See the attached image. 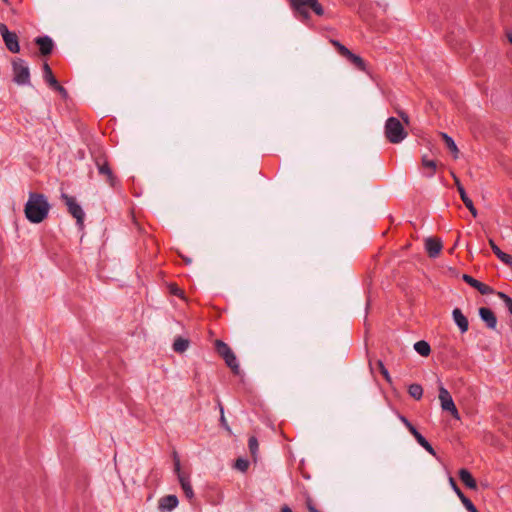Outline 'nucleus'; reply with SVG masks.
Wrapping results in <instances>:
<instances>
[{
  "label": "nucleus",
  "instance_id": "26",
  "mask_svg": "<svg viewBox=\"0 0 512 512\" xmlns=\"http://www.w3.org/2000/svg\"><path fill=\"white\" fill-rule=\"evenodd\" d=\"M408 393L415 400H420L423 396V388L420 384L414 383L408 387Z\"/></svg>",
  "mask_w": 512,
  "mask_h": 512
},
{
  "label": "nucleus",
  "instance_id": "42",
  "mask_svg": "<svg viewBox=\"0 0 512 512\" xmlns=\"http://www.w3.org/2000/svg\"><path fill=\"white\" fill-rule=\"evenodd\" d=\"M414 438L420 446H422L427 441L421 433H418Z\"/></svg>",
  "mask_w": 512,
  "mask_h": 512
},
{
  "label": "nucleus",
  "instance_id": "29",
  "mask_svg": "<svg viewBox=\"0 0 512 512\" xmlns=\"http://www.w3.org/2000/svg\"><path fill=\"white\" fill-rule=\"evenodd\" d=\"M248 467H249V461L244 458H238L235 461L234 468L241 472H246Z\"/></svg>",
  "mask_w": 512,
  "mask_h": 512
},
{
  "label": "nucleus",
  "instance_id": "47",
  "mask_svg": "<svg viewBox=\"0 0 512 512\" xmlns=\"http://www.w3.org/2000/svg\"><path fill=\"white\" fill-rule=\"evenodd\" d=\"M5 3H8V0H3Z\"/></svg>",
  "mask_w": 512,
  "mask_h": 512
},
{
  "label": "nucleus",
  "instance_id": "17",
  "mask_svg": "<svg viewBox=\"0 0 512 512\" xmlns=\"http://www.w3.org/2000/svg\"><path fill=\"white\" fill-rule=\"evenodd\" d=\"M458 476L467 488L473 490L477 489V482L468 469L461 468L458 472Z\"/></svg>",
  "mask_w": 512,
  "mask_h": 512
},
{
  "label": "nucleus",
  "instance_id": "4",
  "mask_svg": "<svg viewBox=\"0 0 512 512\" xmlns=\"http://www.w3.org/2000/svg\"><path fill=\"white\" fill-rule=\"evenodd\" d=\"M13 82L17 85H30V69L25 60L22 58H14L11 61Z\"/></svg>",
  "mask_w": 512,
  "mask_h": 512
},
{
  "label": "nucleus",
  "instance_id": "14",
  "mask_svg": "<svg viewBox=\"0 0 512 512\" xmlns=\"http://www.w3.org/2000/svg\"><path fill=\"white\" fill-rule=\"evenodd\" d=\"M178 503L176 495H166L159 499L158 509L160 512H170L178 506Z\"/></svg>",
  "mask_w": 512,
  "mask_h": 512
},
{
  "label": "nucleus",
  "instance_id": "15",
  "mask_svg": "<svg viewBox=\"0 0 512 512\" xmlns=\"http://www.w3.org/2000/svg\"><path fill=\"white\" fill-rule=\"evenodd\" d=\"M479 316L489 329H495L497 325V317L494 312L487 307L479 308Z\"/></svg>",
  "mask_w": 512,
  "mask_h": 512
},
{
  "label": "nucleus",
  "instance_id": "2",
  "mask_svg": "<svg viewBox=\"0 0 512 512\" xmlns=\"http://www.w3.org/2000/svg\"><path fill=\"white\" fill-rule=\"evenodd\" d=\"M292 9L295 14L300 17L302 21L310 19L309 9H311L316 15L322 16L324 9L318 0H289Z\"/></svg>",
  "mask_w": 512,
  "mask_h": 512
},
{
  "label": "nucleus",
  "instance_id": "45",
  "mask_svg": "<svg viewBox=\"0 0 512 512\" xmlns=\"http://www.w3.org/2000/svg\"><path fill=\"white\" fill-rule=\"evenodd\" d=\"M281 512H292V510H291L287 505H284V506L281 508Z\"/></svg>",
  "mask_w": 512,
  "mask_h": 512
},
{
  "label": "nucleus",
  "instance_id": "20",
  "mask_svg": "<svg viewBox=\"0 0 512 512\" xmlns=\"http://www.w3.org/2000/svg\"><path fill=\"white\" fill-rule=\"evenodd\" d=\"M421 162H422V166L425 169H428L426 176L429 178L433 177L436 172V168H437L436 162L434 160L428 159L427 156H425V155L422 157Z\"/></svg>",
  "mask_w": 512,
  "mask_h": 512
},
{
  "label": "nucleus",
  "instance_id": "34",
  "mask_svg": "<svg viewBox=\"0 0 512 512\" xmlns=\"http://www.w3.org/2000/svg\"><path fill=\"white\" fill-rule=\"evenodd\" d=\"M462 504L464 505V507L469 511V512H479L477 510V508L475 507V505L472 503V501L469 499V498H465L463 499V501H461Z\"/></svg>",
  "mask_w": 512,
  "mask_h": 512
},
{
  "label": "nucleus",
  "instance_id": "33",
  "mask_svg": "<svg viewBox=\"0 0 512 512\" xmlns=\"http://www.w3.org/2000/svg\"><path fill=\"white\" fill-rule=\"evenodd\" d=\"M51 88L57 91L63 99H66L68 97L67 90L59 82L51 86Z\"/></svg>",
  "mask_w": 512,
  "mask_h": 512
},
{
  "label": "nucleus",
  "instance_id": "41",
  "mask_svg": "<svg viewBox=\"0 0 512 512\" xmlns=\"http://www.w3.org/2000/svg\"><path fill=\"white\" fill-rule=\"evenodd\" d=\"M220 410H221L220 422H221L222 426H223L226 430L230 431V427L228 426L227 421H226V419H225V417H224L223 407H221V408H220Z\"/></svg>",
  "mask_w": 512,
  "mask_h": 512
},
{
  "label": "nucleus",
  "instance_id": "12",
  "mask_svg": "<svg viewBox=\"0 0 512 512\" xmlns=\"http://www.w3.org/2000/svg\"><path fill=\"white\" fill-rule=\"evenodd\" d=\"M442 248H443V244H442V241L440 238H437V237L426 238L425 249L430 258L438 257Z\"/></svg>",
  "mask_w": 512,
  "mask_h": 512
},
{
  "label": "nucleus",
  "instance_id": "36",
  "mask_svg": "<svg viewBox=\"0 0 512 512\" xmlns=\"http://www.w3.org/2000/svg\"><path fill=\"white\" fill-rule=\"evenodd\" d=\"M170 292L173 295H176V296H179V297H181L182 294H183V291L177 285H175V284L170 285Z\"/></svg>",
  "mask_w": 512,
  "mask_h": 512
},
{
  "label": "nucleus",
  "instance_id": "44",
  "mask_svg": "<svg viewBox=\"0 0 512 512\" xmlns=\"http://www.w3.org/2000/svg\"><path fill=\"white\" fill-rule=\"evenodd\" d=\"M409 432L415 437L419 431L416 429V427L412 424L410 428H408Z\"/></svg>",
  "mask_w": 512,
  "mask_h": 512
},
{
  "label": "nucleus",
  "instance_id": "10",
  "mask_svg": "<svg viewBox=\"0 0 512 512\" xmlns=\"http://www.w3.org/2000/svg\"><path fill=\"white\" fill-rule=\"evenodd\" d=\"M95 164L98 169L99 175L105 176L107 183L111 187H115L117 183V178L114 175L107 159L103 156H99L95 159Z\"/></svg>",
  "mask_w": 512,
  "mask_h": 512
},
{
  "label": "nucleus",
  "instance_id": "21",
  "mask_svg": "<svg viewBox=\"0 0 512 512\" xmlns=\"http://www.w3.org/2000/svg\"><path fill=\"white\" fill-rule=\"evenodd\" d=\"M460 197H461V200L463 201L464 205L466 206V208L470 211V213L472 214V216L474 218L477 217L478 215V212H477V209L475 208L474 204H473V201L468 197L467 193L465 190H462L461 193H460Z\"/></svg>",
  "mask_w": 512,
  "mask_h": 512
},
{
  "label": "nucleus",
  "instance_id": "5",
  "mask_svg": "<svg viewBox=\"0 0 512 512\" xmlns=\"http://www.w3.org/2000/svg\"><path fill=\"white\" fill-rule=\"evenodd\" d=\"M215 350L223 358L226 365L231 369V371L238 375L240 373V367L237 361V358L232 351V349L223 342L222 340H216L215 341Z\"/></svg>",
  "mask_w": 512,
  "mask_h": 512
},
{
  "label": "nucleus",
  "instance_id": "16",
  "mask_svg": "<svg viewBox=\"0 0 512 512\" xmlns=\"http://www.w3.org/2000/svg\"><path fill=\"white\" fill-rule=\"evenodd\" d=\"M452 317L461 333H465L469 328V322L467 317L462 313V311L459 308H455L452 311Z\"/></svg>",
  "mask_w": 512,
  "mask_h": 512
},
{
  "label": "nucleus",
  "instance_id": "40",
  "mask_svg": "<svg viewBox=\"0 0 512 512\" xmlns=\"http://www.w3.org/2000/svg\"><path fill=\"white\" fill-rule=\"evenodd\" d=\"M489 245L495 255H498L501 252V249L496 245L493 239H489Z\"/></svg>",
  "mask_w": 512,
  "mask_h": 512
},
{
  "label": "nucleus",
  "instance_id": "8",
  "mask_svg": "<svg viewBox=\"0 0 512 512\" xmlns=\"http://www.w3.org/2000/svg\"><path fill=\"white\" fill-rule=\"evenodd\" d=\"M62 200L65 202L68 212L76 219L78 225H83L85 213L76 199L68 194L62 193Z\"/></svg>",
  "mask_w": 512,
  "mask_h": 512
},
{
  "label": "nucleus",
  "instance_id": "43",
  "mask_svg": "<svg viewBox=\"0 0 512 512\" xmlns=\"http://www.w3.org/2000/svg\"><path fill=\"white\" fill-rule=\"evenodd\" d=\"M400 421L406 426V428H410L412 426V423L403 415H399Z\"/></svg>",
  "mask_w": 512,
  "mask_h": 512
},
{
  "label": "nucleus",
  "instance_id": "9",
  "mask_svg": "<svg viewBox=\"0 0 512 512\" xmlns=\"http://www.w3.org/2000/svg\"><path fill=\"white\" fill-rule=\"evenodd\" d=\"M0 34L3 38L6 48L12 53L20 51L18 36L15 32L9 31L4 23H0Z\"/></svg>",
  "mask_w": 512,
  "mask_h": 512
},
{
  "label": "nucleus",
  "instance_id": "13",
  "mask_svg": "<svg viewBox=\"0 0 512 512\" xmlns=\"http://www.w3.org/2000/svg\"><path fill=\"white\" fill-rule=\"evenodd\" d=\"M35 44L39 47V52L42 56L50 55L54 48V42L49 36L36 37Z\"/></svg>",
  "mask_w": 512,
  "mask_h": 512
},
{
  "label": "nucleus",
  "instance_id": "37",
  "mask_svg": "<svg viewBox=\"0 0 512 512\" xmlns=\"http://www.w3.org/2000/svg\"><path fill=\"white\" fill-rule=\"evenodd\" d=\"M397 113H398L399 117L401 118V120L403 121V123H405L406 125H409V123H410L409 115L404 111H398Z\"/></svg>",
  "mask_w": 512,
  "mask_h": 512
},
{
  "label": "nucleus",
  "instance_id": "39",
  "mask_svg": "<svg viewBox=\"0 0 512 512\" xmlns=\"http://www.w3.org/2000/svg\"><path fill=\"white\" fill-rule=\"evenodd\" d=\"M421 447H423L429 454H431L433 456L436 455L434 448L428 441H426Z\"/></svg>",
  "mask_w": 512,
  "mask_h": 512
},
{
  "label": "nucleus",
  "instance_id": "1",
  "mask_svg": "<svg viewBox=\"0 0 512 512\" xmlns=\"http://www.w3.org/2000/svg\"><path fill=\"white\" fill-rule=\"evenodd\" d=\"M50 204L42 193L30 192L25 204V216L31 223H41L48 216Z\"/></svg>",
  "mask_w": 512,
  "mask_h": 512
},
{
  "label": "nucleus",
  "instance_id": "19",
  "mask_svg": "<svg viewBox=\"0 0 512 512\" xmlns=\"http://www.w3.org/2000/svg\"><path fill=\"white\" fill-rule=\"evenodd\" d=\"M346 59L350 63H352L358 70L366 71V63L360 56L350 52Z\"/></svg>",
  "mask_w": 512,
  "mask_h": 512
},
{
  "label": "nucleus",
  "instance_id": "30",
  "mask_svg": "<svg viewBox=\"0 0 512 512\" xmlns=\"http://www.w3.org/2000/svg\"><path fill=\"white\" fill-rule=\"evenodd\" d=\"M449 484L461 501H463V499L467 498L464 495V493L461 491V489L459 488V486L457 485V483L453 477H449Z\"/></svg>",
  "mask_w": 512,
  "mask_h": 512
},
{
  "label": "nucleus",
  "instance_id": "6",
  "mask_svg": "<svg viewBox=\"0 0 512 512\" xmlns=\"http://www.w3.org/2000/svg\"><path fill=\"white\" fill-rule=\"evenodd\" d=\"M173 460H174V472L177 474V478L181 485V488L185 494V496L191 500L194 497V492L192 485L190 483V478L188 474H185L181 471L180 459L176 451L173 452Z\"/></svg>",
  "mask_w": 512,
  "mask_h": 512
},
{
  "label": "nucleus",
  "instance_id": "25",
  "mask_svg": "<svg viewBox=\"0 0 512 512\" xmlns=\"http://www.w3.org/2000/svg\"><path fill=\"white\" fill-rule=\"evenodd\" d=\"M248 448H249V451H250V454H251L253 460L256 462L257 456H258V450H259V443L255 436L249 437Z\"/></svg>",
  "mask_w": 512,
  "mask_h": 512
},
{
  "label": "nucleus",
  "instance_id": "38",
  "mask_svg": "<svg viewBox=\"0 0 512 512\" xmlns=\"http://www.w3.org/2000/svg\"><path fill=\"white\" fill-rule=\"evenodd\" d=\"M453 179H454V182H455V186L457 187V190L459 192V194L461 193L462 190H465L463 185L461 184L459 178L452 172L451 173Z\"/></svg>",
  "mask_w": 512,
  "mask_h": 512
},
{
  "label": "nucleus",
  "instance_id": "18",
  "mask_svg": "<svg viewBox=\"0 0 512 512\" xmlns=\"http://www.w3.org/2000/svg\"><path fill=\"white\" fill-rule=\"evenodd\" d=\"M43 78L45 82L51 87L54 84H57L58 80L54 76L51 67L47 62L43 64Z\"/></svg>",
  "mask_w": 512,
  "mask_h": 512
},
{
  "label": "nucleus",
  "instance_id": "7",
  "mask_svg": "<svg viewBox=\"0 0 512 512\" xmlns=\"http://www.w3.org/2000/svg\"><path fill=\"white\" fill-rule=\"evenodd\" d=\"M438 397L441 403L442 410L450 412L453 418L460 420V414L452 399V396L450 395L449 391L442 385L439 387Z\"/></svg>",
  "mask_w": 512,
  "mask_h": 512
},
{
  "label": "nucleus",
  "instance_id": "22",
  "mask_svg": "<svg viewBox=\"0 0 512 512\" xmlns=\"http://www.w3.org/2000/svg\"><path fill=\"white\" fill-rule=\"evenodd\" d=\"M415 351L421 356L427 357L431 353V348L428 342L420 340L414 344Z\"/></svg>",
  "mask_w": 512,
  "mask_h": 512
},
{
  "label": "nucleus",
  "instance_id": "46",
  "mask_svg": "<svg viewBox=\"0 0 512 512\" xmlns=\"http://www.w3.org/2000/svg\"><path fill=\"white\" fill-rule=\"evenodd\" d=\"M508 40L512 44V31L508 34Z\"/></svg>",
  "mask_w": 512,
  "mask_h": 512
},
{
  "label": "nucleus",
  "instance_id": "28",
  "mask_svg": "<svg viewBox=\"0 0 512 512\" xmlns=\"http://www.w3.org/2000/svg\"><path fill=\"white\" fill-rule=\"evenodd\" d=\"M496 294L504 302L509 313L512 315V298L504 292H497Z\"/></svg>",
  "mask_w": 512,
  "mask_h": 512
},
{
  "label": "nucleus",
  "instance_id": "31",
  "mask_svg": "<svg viewBox=\"0 0 512 512\" xmlns=\"http://www.w3.org/2000/svg\"><path fill=\"white\" fill-rule=\"evenodd\" d=\"M377 366L379 368V371L380 373L383 375V377L385 378V380L388 382V383H391L392 382V379H391V376L388 372V370L386 369L384 363L382 360H378L377 361Z\"/></svg>",
  "mask_w": 512,
  "mask_h": 512
},
{
  "label": "nucleus",
  "instance_id": "32",
  "mask_svg": "<svg viewBox=\"0 0 512 512\" xmlns=\"http://www.w3.org/2000/svg\"><path fill=\"white\" fill-rule=\"evenodd\" d=\"M500 261H502L505 265L509 266L512 269V256L503 252H501L496 255Z\"/></svg>",
  "mask_w": 512,
  "mask_h": 512
},
{
  "label": "nucleus",
  "instance_id": "3",
  "mask_svg": "<svg viewBox=\"0 0 512 512\" xmlns=\"http://www.w3.org/2000/svg\"><path fill=\"white\" fill-rule=\"evenodd\" d=\"M386 139L392 144H398L407 137L402 122L396 117H389L384 126Z\"/></svg>",
  "mask_w": 512,
  "mask_h": 512
},
{
  "label": "nucleus",
  "instance_id": "27",
  "mask_svg": "<svg viewBox=\"0 0 512 512\" xmlns=\"http://www.w3.org/2000/svg\"><path fill=\"white\" fill-rule=\"evenodd\" d=\"M330 43L336 48L337 52L344 58H347V56L351 52L346 46H344L338 40L331 39Z\"/></svg>",
  "mask_w": 512,
  "mask_h": 512
},
{
  "label": "nucleus",
  "instance_id": "11",
  "mask_svg": "<svg viewBox=\"0 0 512 512\" xmlns=\"http://www.w3.org/2000/svg\"><path fill=\"white\" fill-rule=\"evenodd\" d=\"M462 280L465 283H467L468 285H470L471 287L475 288L482 295H490V294L495 293V291L492 287L480 282L479 280L473 278L472 276H470L468 274H463Z\"/></svg>",
  "mask_w": 512,
  "mask_h": 512
},
{
  "label": "nucleus",
  "instance_id": "35",
  "mask_svg": "<svg viewBox=\"0 0 512 512\" xmlns=\"http://www.w3.org/2000/svg\"><path fill=\"white\" fill-rule=\"evenodd\" d=\"M305 503H306V508L308 509V511H309V512H320V511L316 508V506H315V504H314L313 500L311 499V497H309V496H308V497L306 498V502H305Z\"/></svg>",
  "mask_w": 512,
  "mask_h": 512
},
{
  "label": "nucleus",
  "instance_id": "24",
  "mask_svg": "<svg viewBox=\"0 0 512 512\" xmlns=\"http://www.w3.org/2000/svg\"><path fill=\"white\" fill-rule=\"evenodd\" d=\"M441 136L447 146V148L453 153L454 158L458 157L459 150L454 140L446 133H441Z\"/></svg>",
  "mask_w": 512,
  "mask_h": 512
},
{
  "label": "nucleus",
  "instance_id": "23",
  "mask_svg": "<svg viewBox=\"0 0 512 512\" xmlns=\"http://www.w3.org/2000/svg\"><path fill=\"white\" fill-rule=\"evenodd\" d=\"M189 347V340L188 339H185V338H182V337H177L175 340H174V343H173V350L177 353H183L187 350V348Z\"/></svg>",
  "mask_w": 512,
  "mask_h": 512
}]
</instances>
